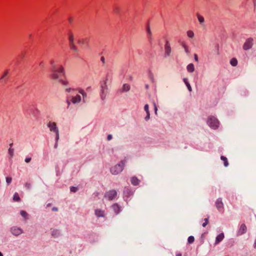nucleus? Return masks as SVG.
<instances>
[{
	"label": "nucleus",
	"mask_w": 256,
	"mask_h": 256,
	"mask_svg": "<svg viewBox=\"0 0 256 256\" xmlns=\"http://www.w3.org/2000/svg\"><path fill=\"white\" fill-rule=\"evenodd\" d=\"M112 208L116 214H118L120 212V208L118 204H114Z\"/></svg>",
	"instance_id": "obj_20"
},
{
	"label": "nucleus",
	"mask_w": 256,
	"mask_h": 256,
	"mask_svg": "<svg viewBox=\"0 0 256 256\" xmlns=\"http://www.w3.org/2000/svg\"><path fill=\"white\" fill-rule=\"evenodd\" d=\"M154 107L155 114H157L158 108H157V107H156V106L155 104H154Z\"/></svg>",
	"instance_id": "obj_40"
},
{
	"label": "nucleus",
	"mask_w": 256,
	"mask_h": 256,
	"mask_svg": "<svg viewBox=\"0 0 256 256\" xmlns=\"http://www.w3.org/2000/svg\"><path fill=\"white\" fill-rule=\"evenodd\" d=\"M186 69L188 72H193L194 70V65L192 64H188V66L186 67Z\"/></svg>",
	"instance_id": "obj_17"
},
{
	"label": "nucleus",
	"mask_w": 256,
	"mask_h": 256,
	"mask_svg": "<svg viewBox=\"0 0 256 256\" xmlns=\"http://www.w3.org/2000/svg\"><path fill=\"white\" fill-rule=\"evenodd\" d=\"M164 50L166 54L168 56H169L171 52V48L170 44L168 42H166L165 44Z\"/></svg>",
	"instance_id": "obj_12"
},
{
	"label": "nucleus",
	"mask_w": 256,
	"mask_h": 256,
	"mask_svg": "<svg viewBox=\"0 0 256 256\" xmlns=\"http://www.w3.org/2000/svg\"><path fill=\"white\" fill-rule=\"evenodd\" d=\"M207 123L210 128L214 129L217 128L219 126V122L214 116H209Z\"/></svg>",
	"instance_id": "obj_5"
},
{
	"label": "nucleus",
	"mask_w": 256,
	"mask_h": 256,
	"mask_svg": "<svg viewBox=\"0 0 256 256\" xmlns=\"http://www.w3.org/2000/svg\"><path fill=\"white\" fill-rule=\"evenodd\" d=\"M224 233H221L218 234L216 238L215 244H216L220 242L224 239Z\"/></svg>",
	"instance_id": "obj_13"
},
{
	"label": "nucleus",
	"mask_w": 256,
	"mask_h": 256,
	"mask_svg": "<svg viewBox=\"0 0 256 256\" xmlns=\"http://www.w3.org/2000/svg\"><path fill=\"white\" fill-rule=\"evenodd\" d=\"M176 256H182V254L179 252L176 254Z\"/></svg>",
	"instance_id": "obj_44"
},
{
	"label": "nucleus",
	"mask_w": 256,
	"mask_h": 256,
	"mask_svg": "<svg viewBox=\"0 0 256 256\" xmlns=\"http://www.w3.org/2000/svg\"><path fill=\"white\" fill-rule=\"evenodd\" d=\"M183 80L186 86H187L189 84L187 78H184Z\"/></svg>",
	"instance_id": "obj_37"
},
{
	"label": "nucleus",
	"mask_w": 256,
	"mask_h": 256,
	"mask_svg": "<svg viewBox=\"0 0 256 256\" xmlns=\"http://www.w3.org/2000/svg\"><path fill=\"white\" fill-rule=\"evenodd\" d=\"M131 182L134 186H136L139 184V180L136 177L131 178Z\"/></svg>",
	"instance_id": "obj_19"
},
{
	"label": "nucleus",
	"mask_w": 256,
	"mask_h": 256,
	"mask_svg": "<svg viewBox=\"0 0 256 256\" xmlns=\"http://www.w3.org/2000/svg\"><path fill=\"white\" fill-rule=\"evenodd\" d=\"M11 232L14 235L17 236L22 233V230L20 228L14 226L12 228Z\"/></svg>",
	"instance_id": "obj_10"
},
{
	"label": "nucleus",
	"mask_w": 256,
	"mask_h": 256,
	"mask_svg": "<svg viewBox=\"0 0 256 256\" xmlns=\"http://www.w3.org/2000/svg\"><path fill=\"white\" fill-rule=\"evenodd\" d=\"M146 32H147L148 38H150L151 36H152V33H151V32L150 30V28L148 26L146 28Z\"/></svg>",
	"instance_id": "obj_30"
},
{
	"label": "nucleus",
	"mask_w": 256,
	"mask_h": 256,
	"mask_svg": "<svg viewBox=\"0 0 256 256\" xmlns=\"http://www.w3.org/2000/svg\"><path fill=\"white\" fill-rule=\"evenodd\" d=\"M20 214L25 219H28V213L26 212H25L24 210H22L20 212Z\"/></svg>",
	"instance_id": "obj_26"
},
{
	"label": "nucleus",
	"mask_w": 256,
	"mask_h": 256,
	"mask_svg": "<svg viewBox=\"0 0 256 256\" xmlns=\"http://www.w3.org/2000/svg\"><path fill=\"white\" fill-rule=\"evenodd\" d=\"M230 63L232 66H236L238 64V61L236 58H233L230 60Z\"/></svg>",
	"instance_id": "obj_27"
},
{
	"label": "nucleus",
	"mask_w": 256,
	"mask_h": 256,
	"mask_svg": "<svg viewBox=\"0 0 256 256\" xmlns=\"http://www.w3.org/2000/svg\"><path fill=\"white\" fill-rule=\"evenodd\" d=\"M101 59H102V60H104V58H101Z\"/></svg>",
	"instance_id": "obj_48"
},
{
	"label": "nucleus",
	"mask_w": 256,
	"mask_h": 256,
	"mask_svg": "<svg viewBox=\"0 0 256 256\" xmlns=\"http://www.w3.org/2000/svg\"><path fill=\"white\" fill-rule=\"evenodd\" d=\"M246 226H245V224H242L240 226V228L239 229L238 234H244V232H246Z\"/></svg>",
	"instance_id": "obj_15"
},
{
	"label": "nucleus",
	"mask_w": 256,
	"mask_h": 256,
	"mask_svg": "<svg viewBox=\"0 0 256 256\" xmlns=\"http://www.w3.org/2000/svg\"><path fill=\"white\" fill-rule=\"evenodd\" d=\"M67 36L69 44L74 42V35L72 30H70L68 31Z\"/></svg>",
	"instance_id": "obj_9"
},
{
	"label": "nucleus",
	"mask_w": 256,
	"mask_h": 256,
	"mask_svg": "<svg viewBox=\"0 0 256 256\" xmlns=\"http://www.w3.org/2000/svg\"><path fill=\"white\" fill-rule=\"evenodd\" d=\"M186 36L190 38H192L194 36V33L193 30H189L186 31Z\"/></svg>",
	"instance_id": "obj_16"
},
{
	"label": "nucleus",
	"mask_w": 256,
	"mask_h": 256,
	"mask_svg": "<svg viewBox=\"0 0 256 256\" xmlns=\"http://www.w3.org/2000/svg\"><path fill=\"white\" fill-rule=\"evenodd\" d=\"M8 74H9L8 70H5L3 72L2 76L0 78V79L1 80L4 79Z\"/></svg>",
	"instance_id": "obj_25"
},
{
	"label": "nucleus",
	"mask_w": 256,
	"mask_h": 256,
	"mask_svg": "<svg viewBox=\"0 0 256 256\" xmlns=\"http://www.w3.org/2000/svg\"><path fill=\"white\" fill-rule=\"evenodd\" d=\"M12 179L10 177H7L6 178V182L8 184H10L12 182Z\"/></svg>",
	"instance_id": "obj_34"
},
{
	"label": "nucleus",
	"mask_w": 256,
	"mask_h": 256,
	"mask_svg": "<svg viewBox=\"0 0 256 256\" xmlns=\"http://www.w3.org/2000/svg\"><path fill=\"white\" fill-rule=\"evenodd\" d=\"M216 204L217 208L218 210L219 211L221 212L222 210L223 203L221 199H218L216 202Z\"/></svg>",
	"instance_id": "obj_11"
},
{
	"label": "nucleus",
	"mask_w": 256,
	"mask_h": 256,
	"mask_svg": "<svg viewBox=\"0 0 256 256\" xmlns=\"http://www.w3.org/2000/svg\"><path fill=\"white\" fill-rule=\"evenodd\" d=\"M0 256H3V255L1 252H0Z\"/></svg>",
	"instance_id": "obj_45"
},
{
	"label": "nucleus",
	"mask_w": 256,
	"mask_h": 256,
	"mask_svg": "<svg viewBox=\"0 0 256 256\" xmlns=\"http://www.w3.org/2000/svg\"><path fill=\"white\" fill-rule=\"evenodd\" d=\"M76 90L82 95L84 100L85 98L86 97V93L84 90L82 88H78L77 90L70 88H66L65 91L66 92V102L68 104V107L71 104H76L80 103L81 102L82 98L80 95L78 94H76V96L74 95Z\"/></svg>",
	"instance_id": "obj_2"
},
{
	"label": "nucleus",
	"mask_w": 256,
	"mask_h": 256,
	"mask_svg": "<svg viewBox=\"0 0 256 256\" xmlns=\"http://www.w3.org/2000/svg\"><path fill=\"white\" fill-rule=\"evenodd\" d=\"M122 91L124 92H128L130 89V86L128 84H124L122 86Z\"/></svg>",
	"instance_id": "obj_23"
},
{
	"label": "nucleus",
	"mask_w": 256,
	"mask_h": 256,
	"mask_svg": "<svg viewBox=\"0 0 256 256\" xmlns=\"http://www.w3.org/2000/svg\"><path fill=\"white\" fill-rule=\"evenodd\" d=\"M125 161L122 160L120 164L114 166L111 168L110 171L113 174H117L120 172L124 166Z\"/></svg>",
	"instance_id": "obj_3"
},
{
	"label": "nucleus",
	"mask_w": 256,
	"mask_h": 256,
	"mask_svg": "<svg viewBox=\"0 0 256 256\" xmlns=\"http://www.w3.org/2000/svg\"><path fill=\"white\" fill-rule=\"evenodd\" d=\"M194 240V238L192 236H190L188 237V241L189 244H192Z\"/></svg>",
	"instance_id": "obj_32"
},
{
	"label": "nucleus",
	"mask_w": 256,
	"mask_h": 256,
	"mask_svg": "<svg viewBox=\"0 0 256 256\" xmlns=\"http://www.w3.org/2000/svg\"><path fill=\"white\" fill-rule=\"evenodd\" d=\"M186 86H187V88H188V90H189L190 92H191V91H192V88H191V86H190V84H188Z\"/></svg>",
	"instance_id": "obj_39"
},
{
	"label": "nucleus",
	"mask_w": 256,
	"mask_h": 256,
	"mask_svg": "<svg viewBox=\"0 0 256 256\" xmlns=\"http://www.w3.org/2000/svg\"><path fill=\"white\" fill-rule=\"evenodd\" d=\"M30 160H31V158H26L25 159V162L26 163L30 162Z\"/></svg>",
	"instance_id": "obj_38"
},
{
	"label": "nucleus",
	"mask_w": 256,
	"mask_h": 256,
	"mask_svg": "<svg viewBox=\"0 0 256 256\" xmlns=\"http://www.w3.org/2000/svg\"><path fill=\"white\" fill-rule=\"evenodd\" d=\"M253 44V39L249 38L247 39L243 46V48L244 50H248L250 48Z\"/></svg>",
	"instance_id": "obj_8"
},
{
	"label": "nucleus",
	"mask_w": 256,
	"mask_h": 256,
	"mask_svg": "<svg viewBox=\"0 0 256 256\" xmlns=\"http://www.w3.org/2000/svg\"><path fill=\"white\" fill-rule=\"evenodd\" d=\"M13 199L15 201H19L20 200V196H18V193H15Z\"/></svg>",
	"instance_id": "obj_29"
},
{
	"label": "nucleus",
	"mask_w": 256,
	"mask_h": 256,
	"mask_svg": "<svg viewBox=\"0 0 256 256\" xmlns=\"http://www.w3.org/2000/svg\"><path fill=\"white\" fill-rule=\"evenodd\" d=\"M181 45L182 47L184 48L185 52L187 54H188L190 52L188 46L185 42H182Z\"/></svg>",
	"instance_id": "obj_18"
},
{
	"label": "nucleus",
	"mask_w": 256,
	"mask_h": 256,
	"mask_svg": "<svg viewBox=\"0 0 256 256\" xmlns=\"http://www.w3.org/2000/svg\"><path fill=\"white\" fill-rule=\"evenodd\" d=\"M108 140H110L112 138V136L110 134L108 136Z\"/></svg>",
	"instance_id": "obj_42"
},
{
	"label": "nucleus",
	"mask_w": 256,
	"mask_h": 256,
	"mask_svg": "<svg viewBox=\"0 0 256 256\" xmlns=\"http://www.w3.org/2000/svg\"><path fill=\"white\" fill-rule=\"evenodd\" d=\"M78 188L76 187L72 186L70 188V191L72 192H76Z\"/></svg>",
	"instance_id": "obj_36"
},
{
	"label": "nucleus",
	"mask_w": 256,
	"mask_h": 256,
	"mask_svg": "<svg viewBox=\"0 0 256 256\" xmlns=\"http://www.w3.org/2000/svg\"><path fill=\"white\" fill-rule=\"evenodd\" d=\"M95 214L98 216H104V212L100 210H96Z\"/></svg>",
	"instance_id": "obj_21"
},
{
	"label": "nucleus",
	"mask_w": 256,
	"mask_h": 256,
	"mask_svg": "<svg viewBox=\"0 0 256 256\" xmlns=\"http://www.w3.org/2000/svg\"><path fill=\"white\" fill-rule=\"evenodd\" d=\"M51 74L50 77L51 79L58 80L64 86L68 84V80L65 78V72L63 66L58 62H52Z\"/></svg>",
	"instance_id": "obj_1"
},
{
	"label": "nucleus",
	"mask_w": 256,
	"mask_h": 256,
	"mask_svg": "<svg viewBox=\"0 0 256 256\" xmlns=\"http://www.w3.org/2000/svg\"><path fill=\"white\" fill-rule=\"evenodd\" d=\"M60 234V232L58 230H54L52 232V235L54 236V237H56L58 236Z\"/></svg>",
	"instance_id": "obj_31"
},
{
	"label": "nucleus",
	"mask_w": 256,
	"mask_h": 256,
	"mask_svg": "<svg viewBox=\"0 0 256 256\" xmlns=\"http://www.w3.org/2000/svg\"><path fill=\"white\" fill-rule=\"evenodd\" d=\"M78 42L79 44H80L81 41L80 40Z\"/></svg>",
	"instance_id": "obj_47"
},
{
	"label": "nucleus",
	"mask_w": 256,
	"mask_h": 256,
	"mask_svg": "<svg viewBox=\"0 0 256 256\" xmlns=\"http://www.w3.org/2000/svg\"><path fill=\"white\" fill-rule=\"evenodd\" d=\"M48 126L51 132H53L56 133V140H58L59 138V136H58V128L56 126V123L54 122H50L48 124Z\"/></svg>",
	"instance_id": "obj_6"
},
{
	"label": "nucleus",
	"mask_w": 256,
	"mask_h": 256,
	"mask_svg": "<svg viewBox=\"0 0 256 256\" xmlns=\"http://www.w3.org/2000/svg\"><path fill=\"white\" fill-rule=\"evenodd\" d=\"M108 88L106 84V80H102L100 82V97L101 98L104 100L106 96L108 93Z\"/></svg>",
	"instance_id": "obj_4"
},
{
	"label": "nucleus",
	"mask_w": 256,
	"mask_h": 256,
	"mask_svg": "<svg viewBox=\"0 0 256 256\" xmlns=\"http://www.w3.org/2000/svg\"><path fill=\"white\" fill-rule=\"evenodd\" d=\"M221 160L222 161H224V166H227L228 164V162L227 160V158L226 157H224V156H222Z\"/></svg>",
	"instance_id": "obj_28"
},
{
	"label": "nucleus",
	"mask_w": 256,
	"mask_h": 256,
	"mask_svg": "<svg viewBox=\"0 0 256 256\" xmlns=\"http://www.w3.org/2000/svg\"><path fill=\"white\" fill-rule=\"evenodd\" d=\"M144 110L146 112L147 114V116L146 118V119L147 120L150 118V112L148 110V104H146L144 107Z\"/></svg>",
	"instance_id": "obj_22"
},
{
	"label": "nucleus",
	"mask_w": 256,
	"mask_h": 256,
	"mask_svg": "<svg viewBox=\"0 0 256 256\" xmlns=\"http://www.w3.org/2000/svg\"><path fill=\"white\" fill-rule=\"evenodd\" d=\"M194 59L196 61H198V57L196 54H194Z\"/></svg>",
	"instance_id": "obj_43"
},
{
	"label": "nucleus",
	"mask_w": 256,
	"mask_h": 256,
	"mask_svg": "<svg viewBox=\"0 0 256 256\" xmlns=\"http://www.w3.org/2000/svg\"><path fill=\"white\" fill-rule=\"evenodd\" d=\"M53 210H57V208H53Z\"/></svg>",
	"instance_id": "obj_46"
},
{
	"label": "nucleus",
	"mask_w": 256,
	"mask_h": 256,
	"mask_svg": "<svg viewBox=\"0 0 256 256\" xmlns=\"http://www.w3.org/2000/svg\"><path fill=\"white\" fill-rule=\"evenodd\" d=\"M69 46H70V50H74V51L77 50V48H76V46L75 45L74 42L70 43Z\"/></svg>",
	"instance_id": "obj_24"
},
{
	"label": "nucleus",
	"mask_w": 256,
	"mask_h": 256,
	"mask_svg": "<svg viewBox=\"0 0 256 256\" xmlns=\"http://www.w3.org/2000/svg\"><path fill=\"white\" fill-rule=\"evenodd\" d=\"M196 17L198 20L200 24L202 25L204 22V17L199 14H196Z\"/></svg>",
	"instance_id": "obj_14"
},
{
	"label": "nucleus",
	"mask_w": 256,
	"mask_h": 256,
	"mask_svg": "<svg viewBox=\"0 0 256 256\" xmlns=\"http://www.w3.org/2000/svg\"><path fill=\"white\" fill-rule=\"evenodd\" d=\"M30 184H28V183H26V187L27 188H30Z\"/></svg>",
	"instance_id": "obj_41"
},
{
	"label": "nucleus",
	"mask_w": 256,
	"mask_h": 256,
	"mask_svg": "<svg viewBox=\"0 0 256 256\" xmlns=\"http://www.w3.org/2000/svg\"><path fill=\"white\" fill-rule=\"evenodd\" d=\"M8 153L11 156H12L14 154V149L10 148H9Z\"/></svg>",
	"instance_id": "obj_35"
},
{
	"label": "nucleus",
	"mask_w": 256,
	"mask_h": 256,
	"mask_svg": "<svg viewBox=\"0 0 256 256\" xmlns=\"http://www.w3.org/2000/svg\"><path fill=\"white\" fill-rule=\"evenodd\" d=\"M204 222L202 223V226H204V227H205L207 224H208V218H204Z\"/></svg>",
	"instance_id": "obj_33"
},
{
	"label": "nucleus",
	"mask_w": 256,
	"mask_h": 256,
	"mask_svg": "<svg viewBox=\"0 0 256 256\" xmlns=\"http://www.w3.org/2000/svg\"><path fill=\"white\" fill-rule=\"evenodd\" d=\"M116 195L117 192L115 190H110L105 194L104 197L108 200H111L114 199Z\"/></svg>",
	"instance_id": "obj_7"
}]
</instances>
